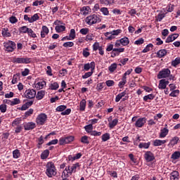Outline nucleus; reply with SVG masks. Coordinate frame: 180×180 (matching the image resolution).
Wrapping results in <instances>:
<instances>
[{
	"mask_svg": "<svg viewBox=\"0 0 180 180\" xmlns=\"http://www.w3.org/2000/svg\"><path fill=\"white\" fill-rule=\"evenodd\" d=\"M122 46H128L129 43H130V41H129V38L127 37H124L120 39Z\"/></svg>",
	"mask_w": 180,
	"mask_h": 180,
	"instance_id": "obj_24",
	"label": "nucleus"
},
{
	"mask_svg": "<svg viewBox=\"0 0 180 180\" xmlns=\"http://www.w3.org/2000/svg\"><path fill=\"white\" fill-rule=\"evenodd\" d=\"M158 88L159 89H165L167 88V86L165 85V82H164V80H160Z\"/></svg>",
	"mask_w": 180,
	"mask_h": 180,
	"instance_id": "obj_34",
	"label": "nucleus"
},
{
	"mask_svg": "<svg viewBox=\"0 0 180 180\" xmlns=\"http://www.w3.org/2000/svg\"><path fill=\"white\" fill-rule=\"evenodd\" d=\"M1 34L3 37H11L12 36V34H10L8 28H3Z\"/></svg>",
	"mask_w": 180,
	"mask_h": 180,
	"instance_id": "obj_19",
	"label": "nucleus"
},
{
	"mask_svg": "<svg viewBox=\"0 0 180 180\" xmlns=\"http://www.w3.org/2000/svg\"><path fill=\"white\" fill-rule=\"evenodd\" d=\"M46 122H47V115L44 113L39 114L36 119V123L39 126H43Z\"/></svg>",
	"mask_w": 180,
	"mask_h": 180,
	"instance_id": "obj_3",
	"label": "nucleus"
},
{
	"mask_svg": "<svg viewBox=\"0 0 180 180\" xmlns=\"http://www.w3.org/2000/svg\"><path fill=\"white\" fill-rule=\"evenodd\" d=\"M179 37V34H173L169 35L168 37L166 39L165 42L171 43L174 41V40H175L176 39H178Z\"/></svg>",
	"mask_w": 180,
	"mask_h": 180,
	"instance_id": "obj_11",
	"label": "nucleus"
},
{
	"mask_svg": "<svg viewBox=\"0 0 180 180\" xmlns=\"http://www.w3.org/2000/svg\"><path fill=\"white\" fill-rule=\"evenodd\" d=\"M180 158V152L176 151L172 155V160H178Z\"/></svg>",
	"mask_w": 180,
	"mask_h": 180,
	"instance_id": "obj_36",
	"label": "nucleus"
},
{
	"mask_svg": "<svg viewBox=\"0 0 180 180\" xmlns=\"http://www.w3.org/2000/svg\"><path fill=\"white\" fill-rule=\"evenodd\" d=\"M46 174L49 178H53V176H56L57 175V169H56L54 163L52 162L47 163Z\"/></svg>",
	"mask_w": 180,
	"mask_h": 180,
	"instance_id": "obj_1",
	"label": "nucleus"
},
{
	"mask_svg": "<svg viewBox=\"0 0 180 180\" xmlns=\"http://www.w3.org/2000/svg\"><path fill=\"white\" fill-rule=\"evenodd\" d=\"M4 45L6 51L12 52L13 51V50H15V49H16V44H15V42L12 41H8V42H5Z\"/></svg>",
	"mask_w": 180,
	"mask_h": 180,
	"instance_id": "obj_5",
	"label": "nucleus"
},
{
	"mask_svg": "<svg viewBox=\"0 0 180 180\" xmlns=\"http://www.w3.org/2000/svg\"><path fill=\"white\" fill-rule=\"evenodd\" d=\"M0 110L1 113H5L6 112V105L3 104L0 105Z\"/></svg>",
	"mask_w": 180,
	"mask_h": 180,
	"instance_id": "obj_64",
	"label": "nucleus"
},
{
	"mask_svg": "<svg viewBox=\"0 0 180 180\" xmlns=\"http://www.w3.org/2000/svg\"><path fill=\"white\" fill-rule=\"evenodd\" d=\"M168 129L164 128L163 129H161L160 134V139H164V137L167 136V134H168Z\"/></svg>",
	"mask_w": 180,
	"mask_h": 180,
	"instance_id": "obj_21",
	"label": "nucleus"
},
{
	"mask_svg": "<svg viewBox=\"0 0 180 180\" xmlns=\"http://www.w3.org/2000/svg\"><path fill=\"white\" fill-rule=\"evenodd\" d=\"M101 12L103 13L105 16H108L109 15V10H108V8L103 7L101 8Z\"/></svg>",
	"mask_w": 180,
	"mask_h": 180,
	"instance_id": "obj_53",
	"label": "nucleus"
},
{
	"mask_svg": "<svg viewBox=\"0 0 180 180\" xmlns=\"http://www.w3.org/2000/svg\"><path fill=\"white\" fill-rule=\"evenodd\" d=\"M50 88L52 91H57L58 89V83L53 82L51 84Z\"/></svg>",
	"mask_w": 180,
	"mask_h": 180,
	"instance_id": "obj_41",
	"label": "nucleus"
},
{
	"mask_svg": "<svg viewBox=\"0 0 180 180\" xmlns=\"http://www.w3.org/2000/svg\"><path fill=\"white\" fill-rule=\"evenodd\" d=\"M39 19H40L39 14L37 13L34 14L31 17V23H33V22H36V20H39Z\"/></svg>",
	"mask_w": 180,
	"mask_h": 180,
	"instance_id": "obj_46",
	"label": "nucleus"
},
{
	"mask_svg": "<svg viewBox=\"0 0 180 180\" xmlns=\"http://www.w3.org/2000/svg\"><path fill=\"white\" fill-rule=\"evenodd\" d=\"M178 141H179V137L178 136L173 137L169 141V143L168 144L169 147H174V146L178 144Z\"/></svg>",
	"mask_w": 180,
	"mask_h": 180,
	"instance_id": "obj_12",
	"label": "nucleus"
},
{
	"mask_svg": "<svg viewBox=\"0 0 180 180\" xmlns=\"http://www.w3.org/2000/svg\"><path fill=\"white\" fill-rule=\"evenodd\" d=\"M43 4H44V1H39V0H37L33 2L32 4V6H39V5H43Z\"/></svg>",
	"mask_w": 180,
	"mask_h": 180,
	"instance_id": "obj_50",
	"label": "nucleus"
},
{
	"mask_svg": "<svg viewBox=\"0 0 180 180\" xmlns=\"http://www.w3.org/2000/svg\"><path fill=\"white\" fill-rule=\"evenodd\" d=\"M79 109L82 111L85 110V107L86 106V101H85V99H83L79 104Z\"/></svg>",
	"mask_w": 180,
	"mask_h": 180,
	"instance_id": "obj_28",
	"label": "nucleus"
},
{
	"mask_svg": "<svg viewBox=\"0 0 180 180\" xmlns=\"http://www.w3.org/2000/svg\"><path fill=\"white\" fill-rule=\"evenodd\" d=\"M57 33H61V32H65V26L64 25H57L55 27Z\"/></svg>",
	"mask_w": 180,
	"mask_h": 180,
	"instance_id": "obj_23",
	"label": "nucleus"
},
{
	"mask_svg": "<svg viewBox=\"0 0 180 180\" xmlns=\"http://www.w3.org/2000/svg\"><path fill=\"white\" fill-rule=\"evenodd\" d=\"M30 28L26 26H22L20 28V33H28Z\"/></svg>",
	"mask_w": 180,
	"mask_h": 180,
	"instance_id": "obj_45",
	"label": "nucleus"
},
{
	"mask_svg": "<svg viewBox=\"0 0 180 180\" xmlns=\"http://www.w3.org/2000/svg\"><path fill=\"white\" fill-rule=\"evenodd\" d=\"M49 154H50V151H49V150H44L41 155V160H46V158H47V157H49Z\"/></svg>",
	"mask_w": 180,
	"mask_h": 180,
	"instance_id": "obj_27",
	"label": "nucleus"
},
{
	"mask_svg": "<svg viewBox=\"0 0 180 180\" xmlns=\"http://www.w3.org/2000/svg\"><path fill=\"white\" fill-rule=\"evenodd\" d=\"M100 2L103 5H113L115 0H100Z\"/></svg>",
	"mask_w": 180,
	"mask_h": 180,
	"instance_id": "obj_25",
	"label": "nucleus"
},
{
	"mask_svg": "<svg viewBox=\"0 0 180 180\" xmlns=\"http://www.w3.org/2000/svg\"><path fill=\"white\" fill-rule=\"evenodd\" d=\"M44 95H46V92L43 90H41L37 92L35 96L38 101H40L42 98H44Z\"/></svg>",
	"mask_w": 180,
	"mask_h": 180,
	"instance_id": "obj_17",
	"label": "nucleus"
},
{
	"mask_svg": "<svg viewBox=\"0 0 180 180\" xmlns=\"http://www.w3.org/2000/svg\"><path fill=\"white\" fill-rule=\"evenodd\" d=\"M157 56L159 58H162V57H165V56H167V51L165 49H160L158 51Z\"/></svg>",
	"mask_w": 180,
	"mask_h": 180,
	"instance_id": "obj_20",
	"label": "nucleus"
},
{
	"mask_svg": "<svg viewBox=\"0 0 180 180\" xmlns=\"http://www.w3.org/2000/svg\"><path fill=\"white\" fill-rule=\"evenodd\" d=\"M116 68H117V64L112 63L110 65V67H108V70L110 71V72H115Z\"/></svg>",
	"mask_w": 180,
	"mask_h": 180,
	"instance_id": "obj_30",
	"label": "nucleus"
},
{
	"mask_svg": "<svg viewBox=\"0 0 180 180\" xmlns=\"http://www.w3.org/2000/svg\"><path fill=\"white\" fill-rule=\"evenodd\" d=\"M169 75H171V70H169L168 68H166L159 72L158 78V79H161L162 78H168Z\"/></svg>",
	"mask_w": 180,
	"mask_h": 180,
	"instance_id": "obj_4",
	"label": "nucleus"
},
{
	"mask_svg": "<svg viewBox=\"0 0 180 180\" xmlns=\"http://www.w3.org/2000/svg\"><path fill=\"white\" fill-rule=\"evenodd\" d=\"M146 122H147V119L146 117L139 118L136 120L135 126L136 127H143V126L146 124Z\"/></svg>",
	"mask_w": 180,
	"mask_h": 180,
	"instance_id": "obj_9",
	"label": "nucleus"
},
{
	"mask_svg": "<svg viewBox=\"0 0 180 180\" xmlns=\"http://www.w3.org/2000/svg\"><path fill=\"white\" fill-rule=\"evenodd\" d=\"M27 34H28V36H30V37H32L33 39H36V37H37V35H36L34 32H33V30L30 28V30H28Z\"/></svg>",
	"mask_w": 180,
	"mask_h": 180,
	"instance_id": "obj_43",
	"label": "nucleus"
},
{
	"mask_svg": "<svg viewBox=\"0 0 180 180\" xmlns=\"http://www.w3.org/2000/svg\"><path fill=\"white\" fill-rule=\"evenodd\" d=\"M70 171H71V169H70V166L69 167H66L65 170L63 172L62 177L63 176L69 177L70 176L68 175V174H70V173H68V172H70Z\"/></svg>",
	"mask_w": 180,
	"mask_h": 180,
	"instance_id": "obj_35",
	"label": "nucleus"
},
{
	"mask_svg": "<svg viewBox=\"0 0 180 180\" xmlns=\"http://www.w3.org/2000/svg\"><path fill=\"white\" fill-rule=\"evenodd\" d=\"M78 167H79V163L74 164L71 167L70 171L68 172V174H70V175H71L73 172H77V168H78Z\"/></svg>",
	"mask_w": 180,
	"mask_h": 180,
	"instance_id": "obj_18",
	"label": "nucleus"
},
{
	"mask_svg": "<svg viewBox=\"0 0 180 180\" xmlns=\"http://www.w3.org/2000/svg\"><path fill=\"white\" fill-rule=\"evenodd\" d=\"M94 74V72L91 70V72H86L84 75L82 76L83 79H86V78H89Z\"/></svg>",
	"mask_w": 180,
	"mask_h": 180,
	"instance_id": "obj_51",
	"label": "nucleus"
},
{
	"mask_svg": "<svg viewBox=\"0 0 180 180\" xmlns=\"http://www.w3.org/2000/svg\"><path fill=\"white\" fill-rule=\"evenodd\" d=\"M126 77H122V81L119 82V86H124L126 85Z\"/></svg>",
	"mask_w": 180,
	"mask_h": 180,
	"instance_id": "obj_57",
	"label": "nucleus"
},
{
	"mask_svg": "<svg viewBox=\"0 0 180 180\" xmlns=\"http://www.w3.org/2000/svg\"><path fill=\"white\" fill-rule=\"evenodd\" d=\"M155 98V96H154V94H149V95H147V96H145L143 97V101L145 102H147V101H153V99H154Z\"/></svg>",
	"mask_w": 180,
	"mask_h": 180,
	"instance_id": "obj_29",
	"label": "nucleus"
},
{
	"mask_svg": "<svg viewBox=\"0 0 180 180\" xmlns=\"http://www.w3.org/2000/svg\"><path fill=\"white\" fill-rule=\"evenodd\" d=\"M36 127L34 122H28L24 125L25 130H33Z\"/></svg>",
	"mask_w": 180,
	"mask_h": 180,
	"instance_id": "obj_13",
	"label": "nucleus"
},
{
	"mask_svg": "<svg viewBox=\"0 0 180 180\" xmlns=\"http://www.w3.org/2000/svg\"><path fill=\"white\" fill-rule=\"evenodd\" d=\"M67 109L66 105H59L56 108L57 112H64Z\"/></svg>",
	"mask_w": 180,
	"mask_h": 180,
	"instance_id": "obj_48",
	"label": "nucleus"
},
{
	"mask_svg": "<svg viewBox=\"0 0 180 180\" xmlns=\"http://www.w3.org/2000/svg\"><path fill=\"white\" fill-rule=\"evenodd\" d=\"M119 120L117 119L113 120L111 122L109 123L110 129H113L118 123Z\"/></svg>",
	"mask_w": 180,
	"mask_h": 180,
	"instance_id": "obj_33",
	"label": "nucleus"
},
{
	"mask_svg": "<svg viewBox=\"0 0 180 180\" xmlns=\"http://www.w3.org/2000/svg\"><path fill=\"white\" fill-rule=\"evenodd\" d=\"M73 40L75 39V29H71L70 30V33L69 35Z\"/></svg>",
	"mask_w": 180,
	"mask_h": 180,
	"instance_id": "obj_61",
	"label": "nucleus"
},
{
	"mask_svg": "<svg viewBox=\"0 0 180 180\" xmlns=\"http://www.w3.org/2000/svg\"><path fill=\"white\" fill-rule=\"evenodd\" d=\"M139 148H148L150 147V142L148 143H141L139 145Z\"/></svg>",
	"mask_w": 180,
	"mask_h": 180,
	"instance_id": "obj_37",
	"label": "nucleus"
},
{
	"mask_svg": "<svg viewBox=\"0 0 180 180\" xmlns=\"http://www.w3.org/2000/svg\"><path fill=\"white\" fill-rule=\"evenodd\" d=\"M65 139L66 140V144H70V143L74 141V136H68Z\"/></svg>",
	"mask_w": 180,
	"mask_h": 180,
	"instance_id": "obj_56",
	"label": "nucleus"
},
{
	"mask_svg": "<svg viewBox=\"0 0 180 180\" xmlns=\"http://www.w3.org/2000/svg\"><path fill=\"white\" fill-rule=\"evenodd\" d=\"M105 84H106L107 86H113V85H115V81H113V80H107L105 82Z\"/></svg>",
	"mask_w": 180,
	"mask_h": 180,
	"instance_id": "obj_62",
	"label": "nucleus"
},
{
	"mask_svg": "<svg viewBox=\"0 0 180 180\" xmlns=\"http://www.w3.org/2000/svg\"><path fill=\"white\" fill-rule=\"evenodd\" d=\"M89 32V29L88 28H82L80 30L81 34H84V35L88 34Z\"/></svg>",
	"mask_w": 180,
	"mask_h": 180,
	"instance_id": "obj_58",
	"label": "nucleus"
},
{
	"mask_svg": "<svg viewBox=\"0 0 180 180\" xmlns=\"http://www.w3.org/2000/svg\"><path fill=\"white\" fill-rule=\"evenodd\" d=\"M49 32L50 30H49V27H47L46 25H43L41 30V37L44 39V37L49 34Z\"/></svg>",
	"mask_w": 180,
	"mask_h": 180,
	"instance_id": "obj_10",
	"label": "nucleus"
},
{
	"mask_svg": "<svg viewBox=\"0 0 180 180\" xmlns=\"http://www.w3.org/2000/svg\"><path fill=\"white\" fill-rule=\"evenodd\" d=\"M153 44H149L146 46V47L142 51V53H148L150 51V49H153Z\"/></svg>",
	"mask_w": 180,
	"mask_h": 180,
	"instance_id": "obj_42",
	"label": "nucleus"
},
{
	"mask_svg": "<svg viewBox=\"0 0 180 180\" xmlns=\"http://www.w3.org/2000/svg\"><path fill=\"white\" fill-rule=\"evenodd\" d=\"M111 33L112 34L114 37H116V36H119V34H120V33H122V30L118 29L116 30H112V31H111Z\"/></svg>",
	"mask_w": 180,
	"mask_h": 180,
	"instance_id": "obj_47",
	"label": "nucleus"
},
{
	"mask_svg": "<svg viewBox=\"0 0 180 180\" xmlns=\"http://www.w3.org/2000/svg\"><path fill=\"white\" fill-rule=\"evenodd\" d=\"M84 129L87 133H90L91 134V132H92V130H94V126L92 125V124H90L89 125L85 126Z\"/></svg>",
	"mask_w": 180,
	"mask_h": 180,
	"instance_id": "obj_32",
	"label": "nucleus"
},
{
	"mask_svg": "<svg viewBox=\"0 0 180 180\" xmlns=\"http://www.w3.org/2000/svg\"><path fill=\"white\" fill-rule=\"evenodd\" d=\"M144 158L146 162H151L155 160L154 153H153L151 151H146L144 154Z\"/></svg>",
	"mask_w": 180,
	"mask_h": 180,
	"instance_id": "obj_7",
	"label": "nucleus"
},
{
	"mask_svg": "<svg viewBox=\"0 0 180 180\" xmlns=\"http://www.w3.org/2000/svg\"><path fill=\"white\" fill-rule=\"evenodd\" d=\"M171 180H179V172L177 171H174L170 174Z\"/></svg>",
	"mask_w": 180,
	"mask_h": 180,
	"instance_id": "obj_15",
	"label": "nucleus"
},
{
	"mask_svg": "<svg viewBox=\"0 0 180 180\" xmlns=\"http://www.w3.org/2000/svg\"><path fill=\"white\" fill-rule=\"evenodd\" d=\"M22 120H20V118H16L15 120V121H13V122H12V127H18V126H20L19 124H20V122H21Z\"/></svg>",
	"mask_w": 180,
	"mask_h": 180,
	"instance_id": "obj_31",
	"label": "nucleus"
},
{
	"mask_svg": "<svg viewBox=\"0 0 180 180\" xmlns=\"http://www.w3.org/2000/svg\"><path fill=\"white\" fill-rule=\"evenodd\" d=\"M110 139V134L109 133H105L102 135V141H108Z\"/></svg>",
	"mask_w": 180,
	"mask_h": 180,
	"instance_id": "obj_39",
	"label": "nucleus"
},
{
	"mask_svg": "<svg viewBox=\"0 0 180 180\" xmlns=\"http://www.w3.org/2000/svg\"><path fill=\"white\" fill-rule=\"evenodd\" d=\"M101 20H102L101 19V18L94 14L86 17L85 22L86 23H87V25H95V23H99V22H101Z\"/></svg>",
	"mask_w": 180,
	"mask_h": 180,
	"instance_id": "obj_2",
	"label": "nucleus"
},
{
	"mask_svg": "<svg viewBox=\"0 0 180 180\" xmlns=\"http://www.w3.org/2000/svg\"><path fill=\"white\" fill-rule=\"evenodd\" d=\"M9 22L12 24L18 23V18L12 15L11 17L9 18Z\"/></svg>",
	"mask_w": 180,
	"mask_h": 180,
	"instance_id": "obj_52",
	"label": "nucleus"
},
{
	"mask_svg": "<svg viewBox=\"0 0 180 180\" xmlns=\"http://www.w3.org/2000/svg\"><path fill=\"white\" fill-rule=\"evenodd\" d=\"M33 112H34V110H33L32 108H30L29 110L25 112V117H28V116L33 115Z\"/></svg>",
	"mask_w": 180,
	"mask_h": 180,
	"instance_id": "obj_55",
	"label": "nucleus"
},
{
	"mask_svg": "<svg viewBox=\"0 0 180 180\" xmlns=\"http://www.w3.org/2000/svg\"><path fill=\"white\" fill-rule=\"evenodd\" d=\"M25 98L27 99H33L34 98H36V91L33 89L26 90Z\"/></svg>",
	"mask_w": 180,
	"mask_h": 180,
	"instance_id": "obj_8",
	"label": "nucleus"
},
{
	"mask_svg": "<svg viewBox=\"0 0 180 180\" xmlns=\"http://www.w3.org/2000/svg\"><path fill=\"white\" fill-rule=\"evenodd\" d=\"M13 158H19L20 157V152L19 150L16 149L13 151Z\"/></svg>",
	"mask_w": 180,
	"mask_h": 180,
	"instance_id": "obj_38",
	"label": "nucleus"
},
{
	"mask_svg": "<svg viewBox=\"0 0 180 180\" xmlns=\"http://www.w3.org/2000/svg\"><path fill=\"white\" fill-rule=\"evenodd\" d=\"M63 46V47H65L66 49L68 47H73L74 42H72V41L65 42Z\"/></svg>",
	"mask_w": 180,
	"mask_h": 180,
	"instance_id": "obj_49",
	"label": "nucleus"
},
{
	"mask_svg": "<svg viewBox=\"0 0 180 180\" xmlns=\"http://www.w3.org/2000/svg\"><path fill=\"white\" fill-rule=\"evenodd\" d=\"M89 12H91V8H89V6H84L81 9L82 15H88Z\"/></svg>",
	"mask_w": 180,
	"mask_h": 180,
	"instance_id": "obj_16",
	"label": "nucleus"
},
{
	"mask_svg": "<svg viewBox=\"0 0 180 180\" xmlns=\"http://www.w3.org/2000/svg\"><path fill=\"white\" fill-rule=\"evenodd\" d=\"M82 143H84V144H89V141H88V136H84L81 139Z\"/></svg>",
	"mask_w": 180,
	"mask_h": 180,
	"instance_id": "obj_54",
	"label": "nucleus"
},
{
	"mask_svg": "<svg viewBox=\"0 0 180 180\" xmlns=\"http://www.w3.org/2000/svg\"><path fill=\"white\" fill-rule=\"evenodd\" d=\"M104 34L106 37V40H113V39H116V37H114L112 32H105Z\"/></svg>",
	"mask_w": 180,
	"mask_h": 180,
	"instance_id": "obj_22",
	"label": "nucleus"
},
{
	"mask_svg": "<svg viewBox=\"0 0 180 180\" xmlns=\"http://www.w3.org/2000/svg\"><path fill=\"white\" fill-rule=\"evenodd\" d=\"M179 64H180V58H176L174 60L172 61V65L173 67H176V65H178Z\"/></svg>",
	"mask_w": 180,
	"mask_h": 180,
	"instance_id": "obj_44",
	"label": "nucleus"
},
{
	"mask_svg": "<svg viewBox=\"0 0 180 180\" xmlns=\"http://www.w3.org/2000/svg\"><path fill=\"white\" fill-rule=\"evenodd\" d=\"M123 96H126V91H123V92L119 94L118 95H117L116 98H115V102H119L120 101V99H122V98H123Z\"/></svg>",
	"mask_w": 180,
	"mask_h": 180,
	"instance_id": "obj_26",
	"label": "nucleus"
},
{
	"mask_svg": "<svg viewBox=\"0 0 180 180\" xmlns=\"http://www.w3.org/2000/svg\"><path fill=\"white\" fill-rule=\"evenodd\" d=\"M165 143H167L166 140L156 139L153 141V146L154 147H158L160 146H162V144H165Z\"/></svg>",
	"mask_w": 180,
	"mask_h": 180,
	"instance_id": "obj_14",
	"label": "nucleus"
},
{
	"mask_svg": "<svg viewBox=\"0 0 180 180\" xmlns=\"http://www.w3.org/2000/svg\"><path fill=\"white\" fill-rule=\"evenodd\" d=\"M90 134H91V136H101L102 134V132L96 131H91Z\"/></svg>",
	"mask_w": 180,
	"mask_h": 180,
	"instance_id": "obj_63",
	"label": "nucleus"
},
{
	"mask_svg": "<svg viewBox=\"0 0 180 180\" xmlns=\"http://www.w3.org/2000/svg\"><path fill=\"white\" fill-rule=\"evenodd\" d=\"M19 103H20V100L19 98H14L12 101H10V105L11 106L19 105Z\"/></svg>",
	"mask_w": 180,
	"mask_h": 180,
	"instance_id": "obj_40",
	"label": "nucleus"
},
{
	"mask_svg": "<svg viewBox=\"0 0 180 180\" xmlns=\"http://www.w3.org/2000/svg\"><path fill=\"white\" fill-rule=\"evenodd\" d=\"M144 43V39L140 38L139 39L136 40L134 42V44H136L137 46H140V44H143Z\"/></svg>",
	"mask_w": 180,
	"mask_h": 180,
	"instance_id": "obj_60",
	"label": "nucleus"
},
{
	"mask_svg": "<svg viewBox=\"0 0 180 180\" xmlns=\"http://www.w3.org/2000/svg\"><path fill=\"white\" fill-rule=\"evenodd\" d=\"M179 95V90H174L169 94L170 96H173V97L178 96Z\"/></svg>",
	"mask_w": 180,
	"mask_h": 180,
	"instance_id": "obj_59",
	"label": "nucleus"
},
{
	"mask_svg": "<svg viewBox=\"0 0 180 180\" xmlns=\"http://www.w3.org/2000/svg\"><path fill=\"white\" fill-rule=\"evenodd\" d=\"M12 63H16L17 64H29L30 63V58H14L12 60Z\"/></svg>",
	"mask_w": 180,
	"mask_h": 180,
	"instance_id": "obj_6",
	"label": "nucleus"
}]
</instances>
